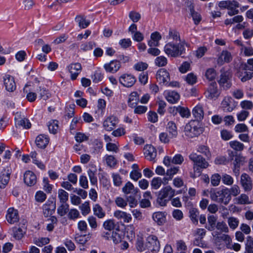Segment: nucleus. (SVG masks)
Segmentation results:
<instances>
[{"mask_svg":"<svg viewBox=\"0 0 253 253\" xmlns=\"http://www.w3.org/2000/svg\"><path fill=\"white\" fill-rule=\"evenodd\" d=\"M103 227L107 230L111 231L115 227V221L113 219H108L105 221L103 224Z\"/></svg>","mask_w":253,"mask_h":253,"instance_id":"obj_53","label":"nucleus"},{"mask_svg":"<svg viewBox=\"0 0 253 253\" xmlns=\"http://www.w3.org/2000/svg\"><path fill=\"white\" fill-rule=\"evenodd\" d=\"M96 45L94 42H89L82 43L81 45V49L84 51L91 50Z\"/></svg>","mask_w":253,"mask_h":253,"instance_id":"obj_54","label":"nucleus"},{"mask_svg":"<svg viewBox=\"0 0 253 253\" xmlns=\"http://www.w3.org/2000/svg\"><path fill=\"white\" fill-rule=\"evenodd\" d=\"M48 129L50 133L56 134L58 130V122L56 120H52L48 122Z\"/></svg>","mask_w":253,"mask_h":253,"instance_id":"obj_40","label":"nucleus"},{"mask_svg":"<svg viewBox=\"0 0 253 253\" xmlns=\"http://www.w3.org/2000/svg\"><path fill=\"white\" fill-rule=\"evenodd\" d=\"M168 63L167 58L164 56L157 57L155 60V64L158 67H164Z\"/></svg>","mask_w":253,"mask_h":253,"instance_id":"obj_46","label":"nucleus"},{"mask_svg":"<svg viewBox=\"0 0 253 253\" xmlns=\"http://www.w3.org/2000/svg\"><path fill=\"white\" fill-rule=\"evenodd\" d=\"M227 223L230 228L234 230L239 224V220L237 217L230 216L227 218Z\"/></svg>","mask_w":253,"mask_h":253,"instance_id":"obj_38","label":"nucleus"},{"mask_svg":"<svg viewBox=\"0 0 253 253\" xmlns=\"http://www.w3.org/2000/svg\"><path fill=\"white\" fill-rule=\"evenodd\" d=\"M231 78L232 74L229 71L224 72L221 73L218 83L224 89L227 90L230 88L232 85Z\"/></svg>","mask_w":253,"mask_h":253,"instance_id":"obj_7","label":"nucleus"},{"mask_svg":"<svg viewBox=\"0 0 253 253\" xmlns=\"http://www.w3.org/2000/svg\"><path fill=\"white\" fill-rule=\"evenodd\" d=\"M147 246L152 251H159L160 249V243L157 236L154 235H149L147 238Z\"/></svg>","mask_w":253,"mask_h":253,"instance_id":"obj_13","label":"nucleus"},{"mask_svg":"<svg viewBox=\"0 0 253 253\" xmlns=\"http://www.w3.org/2000/svg\"><path fill=\"white\" fill-rule=\"evenodd\" d=\"M145 157L149 161H153L156 157L157 151L151 145H146L143 149Z\"/></svg>","mask_w":253,"mask_h":253,"instance_id":"obj_16","label":"nucleus"},{"mask_svg":"<svg viewBox=\"0 0 253 253\" xmlns=\"http://www.w3.org/2000/svg\"><path fill=\"white\" fill-rule=\"evenodd\" d=\"M202 131V128L196 126L194 122H190L188 123L184 128L185 135L188 138L197 137Z\"/></svg>","mask_w":253,"mask_h":253,"instance_id":"obj_5","label":"nucleus"},{"mask_svg":"<svg viewBox=\"0 0 253 253\" xmlns=\"http://www.w3.org/2000/svg\"><path fill=\"white\" fill-rule=\"evenodd\" d=\"M207 98L210 99H216L220 95L215 82L211 83L205 92Z\"/></svg>","mask_w":253,"mask_h":253,"instance_id":"obj_11","label":"nucleus"},{"mask_svg":"<svg viewBox=\"0 0 253 253\" xmlns=\"http://www.w3.org/2000/svg\"><path fill=\"white\" fill-rule=\"evenodd\" d=\"M189 157V159L194 163V173L193 174H191V176L192 178H195L201 175V172L199 169V167L201 169H206L209 167V165L208 162H207L201 155H198L196 153L191 154Z\"/></svg>","mask_w":253,"mask_h":253,"instance_id":"obj_3","label":"nucleus"},{"mask_svg":"<svg viewBox=\"0 0 253 253\" xmlns=\"http://www.w3.org/2000/svg\"><path fill=\"white\" fill-rule=\"evenodd\" d=\"M11 172L8 169L6 170L4 169L3 171L1 172L0 174V188L1 189L4 188L8 184L9 179Z\"/></svg>","mask_w":253,"mask_h":253,"instance_id":"obj_25","label":"nucleus"},{"mask_svg":"<svg viewBox=\"0 0 253 253\" xmlns=\"http://www.w3.org/2000/svg\"><path fill=\"white\" fill-rule=\"evenodd\" d=\"M167 128L169 132L170 137H175L177 134V127L175 124L172 122L168 123Z\"/></svg>","mask_w":253,"mask_h":253,"instance_id":"obj_35","label":"nucleus"},{"mask_svg":"<svg viewBox=\"0 0 253 253\" xmlns=\"http://www.w3.org/2000/svg\"><path fill=\"white\" fill-rule=\"evenodd\" d=\"M80 217V212L77 209H72L69 211L68 217L69 219L75 220Z\"/></svg>","mask_w":253,"mask_h":253,"instance_id":"obj_58","label":"nucleus"},{"mask_svg":"<svg viewBox=\"0 0 253 253\" xmlns=\"http://www.w3.org/2000/svg\"><path fill=\"white\" fill-rule=\"evenodd\" d=\"M120 67L121 63L117 60L111 61L110 63L104 65V68L107 72L113 73L118 71Z\"/></svg>","mask_w":253,"mask_h":253,"instance_id":"obj_24","label":"nucleus"},{"mask_svg":"<svg viewBox=\"0 0 253 253\" xmlns=\"http://www.w3.org/2000/svg\"><path fill=\"white\" fill-rule=\"evenodd\" d=\"M129 18L133 22H137L141 18V15L135 11H131L129 13Z\"/></svg>","mask_w":253,"mask_h":253,"instance_id":"obj_64","label":"nucleus"},{"mask_svg":"<svg viewBox=\"0 0 253 253\" xmlns=\"http://www.w3.org/2000/svg\"><path fill=\"white\" fill-rule=\"evenodd\" d=\"M184 47L179 43L169 42L164 46V51L169 56L176 57L181 55L183 52Z\"/></svg>","mask_w":253,"mask_h":253,"instance_id":"obj_4","label":"nucleus"},{"mask_svg":"<svg viewBox=\"0 0 253 253\" xmlns=\"http://www.w3.org/2000/svg\"><path fill=\"white\" fill-rule=\"evenodd\" d=\"M176 110L183 118H188L190 116V112L187 108L178 106L176 108Z\"/></svg>","mask_w":253,"mask_h":253,"instance_id":"obj_50","label":"nucleus"},{"mask_svg":"<svg viewBox=\"0 0 253 253\" xmlns=\"http://www.w3.org/2000/svg\"><path fill=\"white\" fill-rule=\"evenodd\" d=\"M211 185L217 186L219 185L221 176L218 173H215L211 175Z\"/></svg>","mask_w":253,"mask_h":253,"instance_id":"obj_62","label":"nucleus"},{"mask_svg":"<svg viewBox=\"0 0 253 253\" xmlns=\"http://www.w3.org/2000/svg\"><path fill=\"white\" fill-rule=\"evenodd\" d=\"M190 217L192 222L195 224H197L198 222V217L199 212L196 209H191L189 211Z\"/></svg>","mask_w":253,"mask_h":253,"instance_id":"obj_45","label":"nucleus"},{"mask_svg":"<svg viewBox=\"0 0 253 253\" xmlns=\"http://www.w3.org/2000/svg\"><path fill=\"white\" fill-rule=\"evenodd\" d=\"M58 197L61 203H66L68 200L69 194L64 190L60 189L58 191Z\"/></svg>","mask_w":253,"mask_h":253,"instance_id":"obj_42","label":"nucleus"},{"mask_svg":"<svg viewBox=\"0 0 253 253\" xmlns=\"http://www.w3.org/2000/svg\"><path fill=\"white\" fill-rule=\"evenodd\" d=\"M168 39L173 41L180 42V35L179 33L175 30L170 29L169 32Z\"/></svg>","mask_w":253,"mask_h":253,"instance_id":"obj_48","label":"nucleus"},{"mask_svg":"<svg viewBox=\"0 0 253 253\" xmlns=\"http://www.w3.org/2000/svg\"><path fill=\"white\" fill-rule=\"evenodd\" d=\"M232 60L231 53L227 50H223L217 59V63L221 66L225 63H229Z\"/></svg>","mask_w":253,"mask_h":253,"instance_id":"obj_18","label":"nucleus"},{"mask_svg":"<svg viewBox=\"0 0 253 253\" xmlns=\"http://www.w3.org/2000/svg\"><path fill=\"white\" fill-rule=\"evenodd\" d=\"M216 217L213 215H210L208 217V224L206 226V228L209 231H213L216 227Z\"/></svg>","mask_w":253,"mask_h":253,"instance_id":"obj_37","label":"nucleus"},{"mask_svg":"<svg viewBox=\"0 0 253 253\" xmlns=\"http://www.w3.org/2000/svg\"><path fill=\"white\" fill-rule=\"evenodd\" d=\"M115 204L116 205L121 208H125L127 205V201L121 197H118L115 199Z\"/></svg>","mask_w":253,"mask_h":253,"instance_id":"obj_59","label":"nucleus"},{"mask_svg":"<svg viewBox=\"0 0 253 253\" xmlns=\"http://www.w3.org/2000/svg\"><path fill=\"white\" fill-rule=\"evenodd\" d=\"M3 83L6 89L9 92L14 91L16 87L14 78L9 75L3 77Z\"/></svg>","mask_w":253,"mask_h":253,"instance_id":"obj_14","label":"nucleus"},{"mask_svg":"<svg viewBox=\"0 0 253 253\" xmlns=\"http://www.w3.org/2000/svg\"><path fill=\"white\" fill-rule=\"evenodd\" d=\"M49 141V137L43 134L38 135L36 139V144L37 146L42 149L45 148L48 145Z\"/></svg>","mask_w":253,"mask_h":253,"instance_id":"obj_26","label":"nucleus"},{"mask_svg":"<svg viewBox=\"0 0 253 253\" xmlns=\"http://www.w3.org/2000/svg\"><path fill=\"white\" fill-rule=\"evenodd\" d=\"M162 37L158 32L153 33L151 35V40L148 42V45L150 47L158 46L159 45V41Z\"/></svg>","mask_w":253,"mask_h":253,"instance_id":"obj_30","label":"nucleus"},{"mask_svg":"<svg viewBox=\"0 0 253 253\" xmlns=\"http://www.w3.org/2000/svg\"><path fill=\"white\" fill-rule=\"evenodd\" d=\"M105 160L106 164L110 167H114L117 164V160L116 158L112 155H106L105 156Z\"/></svg>","mask_w":253,"mask_h":253,"instance_id":"obj_55","label":"nucleus"},{"mask_svg":"<svg viewBox=\"0 0 253 253\" xmlns=\"http://www.w3.org/2000/svg\"><path fill=\"white\" fill-rule=\"evenodd\" d=\"M93 211L94 215L99 218H103L105 216L106 213L103 208L98 204H95L93 207Z\"/></svg>","mask_w":253,"mask_h":253,"instance_id":"obj_34","label":"nucleus"},{"mask_svg":"<svg viewBox=\"0 0 253 253\" xmlns=\"http://www.w3.org/2000/svg\"><path fill=\"white\" fill-rule=\"evenodd\" d=\"M210 194L211 200L225 205L228 204L231 200V197L227 188L220 190L212 188L210 190Z\"/></svg>","mask_w":253,"mask_h":253,"instance_id":"obj_1","label":"nucleus"},{"mask_svg":"<svg viewBox=\"0 0 253 253\" xmlns=\"http://www.w3.org/2000/svg\"><path fill=\"white\" fill-rule=\"evenodd\" d=\"M189 10L190 11L191 15L193 17V19L196 24H198L201 20L200 15L197 12H195L194 10V6L191 4L189 7Z\"/></svg>","mask_w":253,"mask_h":253,"instance_id":"obj_43","label":"nucleus"},{"mask_svg":"<svg viewBox=\"0 0 253 253\" xmlns=\"http://www.w3.org/2000/svg\"><path fill=\"white\" fill-rule=\"evenodd\" d=\"M139 100V95L136 91L131 92L129 95L128 105L131 108H134Z\"/></svg>","mask_w":253,"mask_h":253,"instance_id":"obj_29","label":"nucleus"},{"mask_svg":"<svg viewBox=\"0 0 253 253\" xmlns=\"http://www.w3.org/2000/svg\"><path fill=\"white\" fill-rule=\"evenodd\" d=\"M166 98L169 103H175L179 99L180 95L177 92L171 91L167 93Z\"/></svg>","mask_w":253,"mask_h":253,"instance_id":"obj_33","label":"nucleus"},{"mask_svg":"<svg viewBox=\"0 0 253 253\" xmlns=\"http://www.w3.org/2000/svg\"><path fill=\"white\" fill-rule=\"evenodd\" d=\"M49 242V239L48 238H35L34 239V243L39 247H42Z\"/></svg>","mask_w":253,"mask_h":253,"instance_id":"obj_56","label":"nucleus"},{"mask_svg":"<svg viewBox=\"0 0 253 253\" xmlns=\"http://www.w3.org/2000/svg\"><path fill=\"white\" fill-rule=\"evenodd\" d=\"M119 123L118 119L115 116L107 117L103 122L104 129L108 131H111L117 126Z\"/></svg>","mask_w":253,"mask_h":253,"instance_id":"obj_9","label":"nucleus"},{"mask_svg":"<svg viewBox=\"0 0 253 253\" xmlns=\"http://www.w3.org/2000/svg\"><path fill=\"white\" fill-rule=\"evenodd\" d=\"M233 99L231 97H225L221 103V107L223 110L227 112H232L235 108L232 104Z\"/></svg>","mask_w":253,"mask_h":253,"instance_id":"obj_21","label":"nucleus"},{"mask_svg":"<svg viewBox=\"0 0 253 253\" xmlns=\"http://www.w3.org/2000/svg\"><path fill=\"white\" fill-rule=\"evenodd\" d=\"M88 175L90 181L92 185H95L97 183V179L96 176V169L95 167H91L87 171Z\"/></svg>","mask_w":253,"mask_h":253,"instance_id":"obj_36","label":"nucleus"},{"mask_svg":"<svg viewBox=\"0 0 253 253\" xmlns=\"http://www.w3.org/2000/svg\"><path fill=\"white\" fill-rule=\"evenodd\" d=\"M237 203L240 205H247L251 204L248 195L245 194H242L240 196L236 198Z\"/></svg>","mask_w":253,"mask_h":253,"instance_id":"obj_41","label":"nucleus"},{"mask_svg":"<svg viewBox=\"0 0 253 253\" xmlns=\"http://www.w3.org/2000/svg\"><path fill=\"white\" fill-rule=\"evenodd\" d=\"M13 237L16 240H20L26 233L25 229L22 228L14 227L13 228Z\"/></svg>","mask_w":253,"mask_h":253,"instance_id":"obj_39","label":"nucleus"},{"mask_svg":"<svg viewBox=\"0 0 253 253\" xmlns=\"http://www.w3.org/2000/svg\"><path fill=\"white\" fill-rule=\"evenodd\" d=\"M175 194V190L170 186L164 187L158 193L157 203L161 207H165Z\"/></svg>","mask_w":253,"mask_h":253,"instance_id":"obj_2","label":"nucleus"},{"mask_svg":"<svg viewBox=\"0 0 253 253\" xmlns=\"http://www.w3.org/2000/svg\"><path fill=\"white\" fill-rule=\"evenodd\" d=\"M246 250L248 253H253V238L251 236L247 238Z\"/></svg>","mask_w":253,"mask_h":253,"instance_id":"obj_57","label":"nucleus"},{"mask_svg":"<svg viewBox=\"0 0 253 253\" xmlns=\"http://www.w3.org/2000/svg\"><path fill=\"white\" fill-rule=\"evenodd\" d=\"M216 76L215 70L213 68H209L207 70L205 76L210 81L213 80Z\"/></svg>","mask_w":253,"mask_h":253,"instance_id":"obj_60","label":"nucleus"},{"mask_svg":"<svg viewBox=\"0 0 253 253\" xmlns=\"http://www.w3.org/2000/svg\"><path fill=\"white\" fill-rule=\"evenodd\" d=\"M193 115L198 121H202L204 116V112L203 106L200 104L196 105L193 109Z\"/></svg>","mask_w":253,"mask_h":253,"instance_id":"obj_28","label":"nucleus"},{"mask_svg":"<svg viewBox=\"0 0 253 253\" xmlns=\"http://www.w3.org/2000/svg\"><path fill=\"white\" fill-rule=\"evenodd\" d=\"M75 21L78 23L79 27L82 29L86 28L90 24L89 20L86 19L84 15H77L75 17Z\"/></svg>","mask_w":253,"mask_h":253,"instance_id":"obj_31","label":"nucleus"},{"mask_svg":"<svg viewBox=\"0 0 253 253\" xmlns=\"http://www.w3.org/2000/svg\"><path fill=\"white\" fill-rule=\"evenodd\" d=\"M241 184L245 191H250L252 189L251 178L247 173H244L241 175Z\"/></svg>","mask_w":253,"mask_h":253,"instance_id":"obj_19","label":"nucleus"},{"mask_svg":"<svg viewBox=\"0 0 253 253\" xmlns=\"http://www.w3.org/2000/svg\"><path fill=\"white\" fill-rule=\"evenodd\" d=\"M136 81L135 77L128 74H124L119 78V82L123 86L126 87L132 86Z\"/></svg>","mask_w":253,"mask_h":253,"instance_id":"obj_10","label":"nucleus"},{"mask_svg":"<svg viewBox=\"0 0 253 253\" xmlns=\"http://www.w3.org/2000/svg\"><path fill=\"white\" fill-rule=\"evenodd\" d=\"M162 184V179L161 177L154 178L151 181V186L154 189H159Z\"/></svg>","mask_w":253,"mask_h":253,"instance_id":"obj_61","label":"nucleus"},{"mask_svg":"<svg viewBox=\"0 0 253 253\" xmlns=\"http://www.w3.org/2000/svg\"><path fill=\"white\" fill-rule=\"evenodd\" d=\"M216 228L221 232L228 233L229 229L226 224L224 221H219L216 223Z\"/></svg>","mask_w":253,"mask_h":253,"instance_id":"obj_51","label":"nucleus"},{"mask_svg":"<svg viewBox=\"0 0 253 253\" xmlns=\"http://www.w3.org/2000/svg\"><path fill=\"white\" fill-rule=\"evenodd\" d=\"M222 182L226 185H231L234 182L233 178L226 173L222 174L221 176Z\"/></svg>","mask_w":253,"mask_h":253,"instance_id":"obj_52","label":"nucleus"},{"mask_svg":"<svg viewBox=\"0 0 253 253\" xmlns=\"http://www.w3.org/2000/svg\"><path fill=\"white\" fill-rule=\"evenodd\" d=\"M79 209L81 211L82 214L83 215L85 216L89 214L90 212V208L89 202L86 201L82 204L80 206Z\"/></svg>","mask_w":253,"mask_h":253,"instance_id":"obj_44","label":"nucleus"},{"mask_svg":"<svg viewBox=\"0 0 253 253\" xmlns=\"http://www.w3.org/2000/svg\"><path fill=\"white\" fill-rule=\"evenodd\" d=\"M7 221L10 224H14L19 220V215L17 210L13 208H9L6 214Z\"/></svg>","mask_w":253,"mask_h":253,"instance_id":"obj_20","label":"nucleus"},{"mask_svg":"<svg viewBox=\"0 0 253 253\" xmlns=\"http://www.w3.org/2000/svg\"><path fill=\"white\" fill-rule=\"evenodd\" d=\"M166 214L165 212H155L153 214L152 218L158 225H162L166 221Z\"/></svg>","mask_w":253,"mask_h":253,"instance_id":"obj_27","label":"nucleus"},{"mask_svg":"<svg viewBox=\"0 0 253 253\" xmlns=\"http://www.w3.org/2000/svg\"><path fill=\"white\" fill-rule=\"evenodd\" d=\"M68 70L71 74V79L75 80L82 71V65L79 63L70 64L68 67Z\"/></svg>","mask_w":253,"mask_h":253,"instance_id":"obj_17","label":"nucleus"},{"mask_svg":"<svg viewBox=\"0 0 253 253\" xmlns=\"http://www.w3.org/2000/svg\"><path fill=\"white\" fill-rule=\"evenodd\" d=\"M252 71L248 69V66L246 63H242L237 70L236 75L242 82H246L253 77V72Z\"/></svg>","mask_w":253,"mask_h":253,"instance_id":"obj_6","label":"nucleus"},{"mask_svg":"<svg viewBox=\"0 0 253 253\" xmlns=\"http://www.w3.org/2000/svg\"><path fill=\"white\" fill-rule=\"evenodd\" d=\"M139 191L138 188H135L132 183L128 181L126 183L122 188V191L125 194L130 193L136 194Z\"/></svg>","mask_w":253,"mask_h":253,"instance_id":"obj_32","label":"nucleus"},{"mask_svg":"<svg viewBox=\"0 0 253 253\" xmlns=\"http://www.w3.org/2000/svg\"><path fill=\"white\" fill-rule=\"evenodd\" d=\"M114 216L117 219L123 221L126 223H129L132 219L130 213L121 210H116L114 212Z\"/></svg>","mask_w":253,"mask_h":253,"instance_id":"obj_15","label":"nucleus"},{"mask_svg":"<svg viewBox=\"0 0 253 253\" xmlns=\"http://www.w3.org/2000/svg\"><path fill=\"white\" fill-rule=\"evenodd\" d=\"M55 209V203L48 201L42 206L43 214L45 217L50 216L54 213Z\"/></svg>","mask_w":253,"mask_h":253,"instance_id":"obj_22","label":"nucleus"},{"mask_svg":"<svg viewBox=\"0 0 253 253\" xmlns=\"http://www.w3.org/2000/svg\"><path fill=\"white\" fill-rule=\"evenodd\" d=\"M197 78L193 73L188 74L185 77L186 82L191 85H193L197 82Z\"/></svg>","mask_w":253,"mask_h":253,"instance_id":"obj_63","label":"nucleus"},{"mask_svg":"<svg viewBox=\"0 0 253 253\" xmlns=\"http://www.w3.org/2000/svg\"><path fill=\"white\" fill-rule=\"evenodd\" d=\"M229 145L232 149L236 151H242L244 148V144L238 141H230Z\"/></svg>","mask_w":253,"mask_h":253,"instance_id":"obj_47","label":"nucleus"},{"mask_svg":"<svg viewBox=\"0 0 253 253\" xmlns=\"http://www.w3.org/2000/svg\"><path fill=\"white\" fill-rule=\"evenodd\" d=\"M157 82L161 84L167 85L170 81V75L165 69H159L156 75Z\"/></svg>","mask_w":253,"mask_h":253,"instance_id":"obj_8","label":"nucleus"},{"mask_svg":"<svg viewBox=\"0 0 253 253\" xmlns=\"http://www.w3.org/2000/svg\"><path fill=\"white\" fill-rule=\"evenodd\" d=\"M15 125L16 126H21L24 128H29L31 124L29 121L21 113L17 112L15 115Z\"/></svg>","mask_w":253,"mask_h":253,"instance_id":"obj_12","label":"nucleus"},{"mask_svg":"<svg viewBox=\"0 0 253 253\" xmlns=\"http://www.w3.org/2000/svg\"><path fill=\"white\" fill-rule=\"evenodd\" d=\"M69 211V205L66 203H61V205L57 209V213L60 216L65 215Z\"/></svg>","mask_w":253,"mask_h":253,"instance_id":"obj_49","label":"nucleus"},{"mask_svg":"<svg viewBox=\"0 0 253 253\" xmlns=\"http://www.w3.org/2000/svg\"><path fill=\"white\" fill-rule=\"evenodd\" d=\"M24 182L29 186L34 185L37 182V177L31 171H27L24 175Z\"/></svg>","mask_w":253,"mask_h":253,"instance_id":"obj_23","label":"nucleus"}]
</instances>
